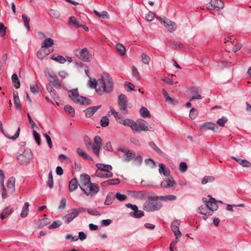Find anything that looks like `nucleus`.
Wrapping results in <instances>:
<instances>
[{
  "label": "nucleus",
  "instance_id": "f257e3e1",
  "mask_svg": "<svg viewBox=\"0 0 251 251\" xmlns=\"http://www.w3.org/2000/svg\"><path fill=\"white\" fill-rule=\"evenodd\" d=\"M89 86L92 88H95L96 91L100 94L103 92L109 93L113 89V82L110 75L106 73H103L101 75V78L97 82L95 80L92 81L90 78L88 82Z\"/></svg>",
  "mask_w": 251,
  "mask_h": 251
},
{
  "label": "nucleus",
  "instance_id": "f03ea898",
  "mask_svg": "<svg viewBox=\"0 0 251 251\" xmlns=\"http://www.w3.org/2000/svg\"><path fill=\"white\" fill-rule=\"evenodd\" d=\"M68 94L71 100L76 103L81 105H89L91 104V100L79 95L77 88L69 90Z\"/></svg>",
  "mask_w": 251,
  "mask_h": 251
},
{
  "label": "nucleus",
  "instance_id": "7ed1b4c3",
  "mask_svg": "<svg viewBox=\"0 0 251 251\" xmlns=\"http://www.w3.org/2000/svg\"><path fill=\"white\" fill-rule=\"evenodd\" d=\"M158 198L150 197L143 205L144 210L150 212L158 210L162 207L161 202L157 201Z\"/></svg>",
  "mask_w": 251,
  "mask_h": 251
},
{
  "label": "nucleus",
  "instance_id": "20e7f679",
  "mask_svg": "<svg viewBox=\"0 0 251 251\" xmlns=\"http://www.w3.org/2000/svg\"><path fill=\"white\" fill-rule=\"evenodd\" d=\"M17 158L21 165L26 166L32 158V151L29 149H25L22 153L17 155Z\"/></svg>",
  "mask_w": 251,
  "mask_h": 251
},
{
  "label": "nucleus",
  "instance_id": "39448f33",
  "mask_svg": "<svg viewBox=\"0 0 251 251\" xmlns=\"http://www.w3.org/2000/svg\"><path fill=\"white\" fill-rule=\"evenodd\" d=\"M85 210L86 209L84 207L73 208L71 210V212L64 216L62 219L65 223L69 224L80 213L84 212Z\"/></svg>",
  "mask_w": 251,
  "mask_h": 251
},
{
  "label": "nucleus",
  "instance_id": "423d86ee",
  "mask_svg": "<svg viewBox=\"0 0 251 251\" xmlns=\"http://www.w3.org/2000/svg\"><path fill=\"white\" fill-rule=\"evenodd\" d=\"M99 190L100 187L97 184L91 182L86 186L85 189H82L81 191L86 196L93 197L96 195Z\"/></svg>",
  "mask_w": 251,
  "mask_h": 251
},
{
  "label": "nucleus",
  "instance_id": "0eeeda50",
  "mask_svg": "<svg viewBox=\"0 0 251 251\" xmlns=\"http://www.w3.org/2000/svg\"><path fill=\"white\" fill-rule=\"evenodd\" d=\"M134 124H135V126H134V128L133 127L131 128L132 131L134 133L136 132H140L141 131L153 130L152 129V127H149V126H148V124L145 121H137V123L134 122Z\"/></svg>",
  "mask_w": 251,
  "mask_h": 251
},
{
  "label": "nucleus",
  "instance_id": "6e6552de",
  "mask_svg": "<svg viewBox=\"0 0 251 251\" xmlns=\"http://www.w3.org/2000/svg\"><path fill=\"white\" fill-rule=\"evenodd\" d=\"M118 151L123 153L120 155V157L124 161L129 162L135 157V153L128 149L119 148Z\"/></svg>",
  "mask_w": 251,
  "mask_h": 251
},
{
  "label": "nucleus",
  "instance_id": "1a4fd4ad",
  "mask_svg": "<svg viewBox=\"0 0 251 251\" xmlns=\"http://www.w3.org/2000/svg\"><path fill=\"white\" fill-rule=\"evenodd\" d=\"M118 103L120 111L124 114L128 113L127 109V100L126 96L124 94H120L118 97Z\"/></svg>",
  "mask_w": 251,
  "mask_h": 251
},
{
  "label": "nucleus",
  "instance_id": "9d476101",
  "mask_svg": "<svg viewBox=\"0 0 251 251\" xmlns=\"http://www.w3.org/2000/svg\"><path fill=\"white\" fill-rule=\"evenodd\" d=\"M206 7L209 10L219 11L224 7V3L222 0H211L206 4Z\"/></svg>",
  "mask_w": 251,
  "mask_h": 251
},
{
  "label": "nucleus",
  "instance_id": "9b49d317",
  "mask_svg": "<svg viewBox=\"0 0 251 251\" xmlns=\"http://www.w3.org/2000/svg\"><path fill=\"white\" fill-rule=\"evenodd\" d=\"M208 200H207L206 198H203V201L205 203V205L207 206V208L209 210H212L213 213L214 211L217 210L218 206L214 198L210 196H208Z\"/></svg>",
  "mask_w": 251,
  "mask_h": 251
},
{
  "label": "nucleus",
  "instance_id": "f8f14e48",
  "mask_svg": "<svg viewBox=\"0 0 251 251\" xmlns=\"http://www.w3.org/2000/svg\"><path fill=\"white\" fill-rule=\"evenodd\" d=\"M94 144L93 145V151L96 156H99L101 146L102 145V139L99 136H96L94 139Z\"/></svg>",
  "mask_w": 251,
  "mask_h": 251
},
{
  "label": "nucleus",
  "instance_id": "ddd939ff",
  "mask_svg": "<svg viewBox=\"0 0 251 251\" xmlns=\"http://www.w3.org/2000/svg\"><path fill=\"white\" fill-rule=\"evenodd\" d=\"M96 166L99 170L106 173V177L109 178L113 176V173L111 172L112 169L111 165L98 163Z\"/></svg>",
  "mask_w": 251,
  "mask_h": 251
},
{
  "label": "nucleus",
  "instance_id": "4468645a",
  "mask_svg": "<svg viewBox=\"0 0 251 251\" xmlns=\"http://www.w3.org/2000/svg\"><path fill=\"white\" fill-rule=\"evenodd\" d=\"M180 224V222L179 220H176L174 221L171 224V229L177 239H179L182 235L179 228Z\"/></svg>",
  "mask_w": 251,
  "mask_h": 251
},
{
  "label": "nucleus",
  "instance_id": "2eb2a0df",
  "mask_svg": "<svg viewBox=\"0 0 251 251\" xmlns=\"http://www.w3.org/2000/svg\"><path fill=\"white\" fill-rule=\"evenodd\" d=\"M160 21L161 24L163 25L170 32H173L176 30V25L175 22L169 20L165 21L162 19H160Z\"/></svg>",
  "mask_w": 251,
  "mask_h": 251
},
{
  "label": "nucleus",
  "instance_id": "dca6fc26",
  "mask_svg": "<svg viewBox=\"0 0 251 251\" xmlns=\"http://www.w3.org/2000/svg\"><path fill=\"white\" fill-rule=\"evenodd\" d=\"M79 180L80 183L79 187L81 190L85 189L86 186L91 182L90 176L86 174L80 176Z\"/></svg>",
  "mask_w": 251,
  "mask_h": 251
},
{
  "label": "nucleus",
  "instance_id": "f3484780",
  "mask_svg": "<svg viewBox=\"0 0 251 251\" xmlns=\"http://www.w3.org/2000/svg\"><path fill=\"white\" fill-rule=\"evenodd\" d=\"M175 184V181L173 177L170 176H166L162 181L160 186L162 188H168L173 187Z\"/></svg>",
  "mask_w": 251,
  "mask_h": 251
},
{
  "label": "nucleus",
  "instance_id": "a211bd4d",
  "mask_svg": "<svg viewBox=\"0 0 251 251\" xmlns=\"http://www.w3.org/2000/svg\"><path fill=\"white\" fill-rule=\"evenodd\" d=\"M91 55L87 48H84L79 51V58L84 62H88L91 60Z\"/></svg>",
  "mask_w": 251,
  "mask_h": 251
},
{
  "label": "nucleus",
  "instance_id": "6ab92c4d",
  "mask_svg": "<svg viewBox=\"0 0 251 251\" xmlns=\"http://www.w3.org/2000/svg\"><path fill=\"white\" fill-rule=\"evenodd\" d=\"M200 128L202 130H207L211 129L214 131H217L219 128L214 123L211 122H207L203 123L199 126Z\"/></svg>",
  "mask_w": 251,
  "mask_h": 251
},
{
  "label": "nucleus",
  "instance_id": "aec40b11",
  "mask_svg": "<svg viewBox=\"0 0 251 251\" xmlns=\"http://www.w3.org/2000/svg\"><path fill=\"white\" fill-rule=\"evenodd\" d=\"M52 51L53 50H50L41 47L37 53V56L39 59L42 60Z\"/></svg>",
  "mask_w": 251,
  "mask_h": 251
},
{
  "label": "nucleus",
  "instance_id": "412c9836",
  "mask_svg": "<svg viewBox=\"0 0 251 251\" xmlns=\"http://www.w3.org/2000/svg\"><path fill=\"white\" fill-rule=\"evenodd\" d=\"M130 196L134 199H136L138 200H142L143 199L146 195V192L145 191H130L128 192Z\"/></svg>",
  "mask_w": 251,
  "mask_h": 251
},
{
  "label": "nucleus",
  "instance_id": "4be33fe9",
  "mask_svg": "<svg viewBox=\"0 0 251 251\" xmlns=\"http://www.w3.org/2000/svg\"><path fill=\"white\" fill-rule=\"evenodd\" d=\"M8 192L10 194H13L15 191V179L13 177L9 178L7 183Z\"/></svg>",
  "mask_w": 251,
  "mask_h": 251
},
{
  "label": "nucleus",
  "instance_id": "5701e85b",
  "mask_svg": "<svg viewBox=\"0 0 251 251\" xmlns=\"http://www.w3.org/2000/svg\"><path fill=\"white\" fill-rule=\"evenodd\" d=\"M159 166V173L161 175H163L165 176H170V171L169 169L163 163H160Z\"/></svg>",
  "mask_w": 251,
  "mask_h": 251
},
{
  "label": "nucleus",
  "instance_id": "b1692460",
  "mask_svg": "<svg viewBox=\"0 0 251 251\" xmlns=\"http://www.w3.org/2000/svg\"><path fill=\"white\" fill-rule=\"evenodd\" d=\"M101 107V105H98L89 107L85 109L84 111L85 113L86 117H91Z\"/></svg>",
  "mask_w": 251,
  "mask_h": 251
},
{
  "label": "nucleus",
  "instance_id": "393cba45",
  "mask_svg": "<svg viewBox=\"0 0 251 251\" xmlns=\"http://www.w3.org/2000/svg\"><path fill=\"white\" fill-rule=\"evenodd\" d=\"M68 24L70 25L74 26L75 28H78L80 26H82V25L80 24L79 20L75 16H71L69 18Z\"/></svg>",
  "mask_w": 251,
  "mask_h": 251
},
{
  "label": "nucleus",
  "instance_id": "a878e982",
  "mask_svg": "<svg viewBox=\"0 0 251 251\" xmlns=\"http://www.w3.org/2000/svg\"><path fill=\"white\" fill-rule=\"evenodd\" d=\"M199 212L204 216H210L212 215V210H209L205 204L201 205L198 208Z\"/></svg>",
  "mask_w": 251,
  "mask_h": 251
},
{
  "label": "nucleus",
  "instance_id": "bb28decb",
  "mask_svg": "<svg viewBox=\"0 0 251 251\" xmlns=\"http://www.w3.org/2000/svg\"><path fill=\"white\" fill-rule=\"evenodd\" d=\"M79 185L77 179L74 178L69 182V189L70 192H73L75 190Z\"/></svg>",
  "mask_w": 251,
  "mask_h": 251
},
{
  "label": "nucleus",
  "instance_id": "cd10ccee",
  "mask_svg": "<svg viewBox=\"0 0 251 251\" xmlns=\"http://www.w3.org/2000/svg\"><path fill=\"white\" fill-rule=\"evenodd\" d=\"M192 93H196V95L192 96L190 99V101L194 100H201L202 97L201 95V91L197 88H193L191 90Z\"/></svg>",
  "mask_w": 251,
  "mask_h": 251
},
{
  "label": "nucleus",
  "instance_id": "c85d7f7f",
  "mask_svg": "<svg viewBox=\"0 0 251 251\" xmlns=\"http://www.w3.org/2000/svg\"><path fill=\"white\" fill-rule=\"evenodd\" d=\"M157 198H158V199L161 201H175L176 199V197L173 195H169L166 196L157 197Z\"/></svg>",
  "mask_w": 251,
  "mask_h": 251
},
{
  "label": "nucleus",
  "instance_id": "c756f323",
  "mask_svg": "<svg viewBox=\"0 0 251 251\" xmlns=\"http://www.w3.org/2000/svg\"><path fill=\"white\" fill-rule=\"evenodd\" d=\"M13 98L14 103L16 109H20L21 104L19 98L18 93L17 92H13Z\"/></svg>",
  "mask_w": 251,
  "mask_h": 251
},
{
  "label": "nucleus",
  "instance_id": "7c9ffc66",
  "mask_svg": "<svg viewBox=\"0 0 251 251\" xmlns=\"http://www.w3.org/2000/svg\"><path fill=\"white\" fill-rule=\"evenodd\" d=\"M28 207H29L28 202H25L24 205L22 207V212L20 214L22 218H25L27 216L28 211H29Z\"/></svg>",
  "mask_w": 251,
  "mask_h": 251
},
{
  "label": "nucleus",
  "instance_id": "2f4dec72",
  "mask_svg": "<svg viewBox=\"0 0 251 251\" xmlns=\"http://www.w3.org/2000/svg\"><path fill=\"white\" fill-rule=\"evenodd\" d=\"M0 130H1V132L2 133V134L4 135V136L6 137L7 138L14 140L16 139L17 138H18V137L19 136L20 128L19 127L18 128L16 132L15 133L14 136H9L8 135H7L5 133V131L3 128V126H2V128H0Z\"/></svg>",
  "mask_w": 251,
  "mask_h": 251
},
{
  "label": "nucleus",
  "instance_id": "473e14b6",
  "mask_svg": "<svg viewBox=\"0 0 251 251\" xmlns=\"http://www.w3.org/2000/svg\"><path fill=\"white\" fill-rule=\"evenodd\" d=\"M53 44V40L51 38H48L43 41L41 47L48 49V48L51 47Z\"/></svg>",
  "mask_w": 251,
  "mask_h": 251
},
{
  "label": "nucleus",
  "instance_id": "72a5a7b5",
  "mask_svg": "<svg viewBox=\"0 0 251 251\" xmlns=\"http://www.w3.org/2000/svg\"><path fill=\"white\" fill-rule=\"evenodd\" d=\"M215 180V177L211 176H206L202 178L201 183L202 185H205L208 183H212Z\"/></svg>",
  "mask_w": 251,
  "mask_h": 251
},
{
  "label": "nucleus",
  "instance_id": "f704fd0d",
  "mask_svg": "<svg viewBox=\"0 0 251 251\" xmlns=\"http://www.w3.org/2000/svg\"><path fill=\"white\" fill-rule=\"evenodd\" d=\"M76 152L78 153V154L83 158L84 159H87V160H90L91 159V158L88 155V154L86 153V152L83 150L82 149L79 148L77 149Z\"/></svg>",
  "mask_w": 251,
  "mask_h": 251
},
{
  "label": "nucleus",
  "instance_id": "c9c22d12",
  "mask_svg": "<svg viewBox=\"0 0 251 251\" xmlns=\"http://www.w3.org/2000/svg\"><path fill=\"white\" fill-rule=\"evenodd\" d=\"M149 146L153 150H154L159 155L164 156V152L158 147L156 146V145L153 142H150L149 143Z\"/></svg>",
  "mask_w": 251,
  "mask_h": 251
},
{
  "label": "nucleus",
  "instance_id": "e433bc0d",
  "mask_svg": "<svg viewBox=\"0 0 251 251\" xmlns=\"http://www.w3.org/2000/svg\"><path fill=\"white\" fill-rule=\"evenodd\" d=\"M51 59L61 64H64L66 62V59L61 55H52Z\"/></svg>",
  "mask_w": 251,
  "mask_h": 251
},
{
  "label": "nucleus",
  "instance_id": "4c0bfd02",
  "mask_svg": "<svg viewBox=\"0 0 251 251\" xmlns=\"http://www.w3.org/2000/svg\"><path fill=\"white\" fill-rule=\"evenodd\" d=\"M140 113L144 118L151 117V114L149 110L145 107H142L140 109Z\"/></svg>",
  "mask_w": 251,
  "mask_h": 251
},
{
  "label": "nucleus",
  "instance_id": "58836bf2",
  "mask_svg": "<svg viewBox=\"0 0 251 251\" xmlns=\"http://www.w3.org/2000/svg\"><path fill=\"white\" fill-rule=\"evenodd\" d=\"M12 80L15 87L16 89L19 88L20 87V82L19 78L16 74H14L12 75Z\"/></svg>",
  "mask_w": 251,
  "mask_h": 251
},
{
  "label": "nucleus",
  "instance_id": "ea45409f",
  "mask_svg": "<svg viewBox=\"0 0 251 251\" xmlns=\"http://www.w3.org/2000/svg\"><path fill=\"white\" fill-rule=\"evenodd\" d=\"M121 124H123L125 126H130L131 128L133 127L134 128V126H135V124H134V121L131 119H124Z\"/></svg>",
  "mask_w": 251,
  "mask_h": 251
},
{
  "label": "nucleus",
  "instance_id": "a19ab883",
  "mask_svg": "<svg viewBox=\"0 0 251 251\" xmlns=\"http://www.w3.org/2000/svg\"><path fill=\"white\" fill-rule=\"evenodd\" d=\"M116 49L121 55H125L126 54V48L122 44L120 43L117 44L116 45Z\"/></svg>",
  "mask_w": 251,
  "mask_h": 251
},
{
  "label": "nucleus",
  "instance_id": "79ce46f5",
  "mask_svg": "<svg viewBox=\"0 0 251 251\" xmlns=\"http://www.w3.org/2000/svg\"><path fill=\"white\" fill-rule=\"evenodd\" d=\"M94 13L96 14L97 16L100 18H103V19H108L109 18V15L108 13L105 11H103L101 12V13L99 12L96 10H94Z\"/></svg>",
  "mask_w": 251,
  "mask_h": 251
},
{
  "label": "nucleus",
  "instance_id": "37998d69",
  "mask_svg": "<svg viewBox=\"0 0 251 251\" xmlns=\"http://www.w3.org/2000/svg\"><path fill=\"white\" fill-rule=\"evenodd\" d=\"M47 185L50 189L52 188L53 187V176L51 171L49 173L48 180L47 181Z\"/></svg>",
  "mask_w": 251,
  "mask_h": 251
},
{
  "label": "nucleus",
  "instance_id": "c03bdc74",
  "mask_svg": "<svg viewBox=\"0 0 251 251\" xmlns=\"http://www.w3.org/2000/svg\"><path fill=\"white\" fill-rule=\"evenodd\" d=\"M49 14L52 18L54 19H58L60 17V13L55 10L50 9L49 10Z\"/></svg>",
  "mask_w": 251,
  "mask_h": 251
},
{
  "label": "nucleus",
  "instance_id": "a18cd8bd",
  "mask_svg": "<svg viewBox=\"0 0 251 251\" xmlns=\"http://www.w3.org/2000/svg\"><path fill=\"white\" fill-rule=\"evenodd\" d=\"M11 212V209H9L8 207H6L4 208V209L3 210V211L1 213L0 218L1 219H4L6 218H7Z\"/></svg>",
  "mask_w": 251,
  "mask_h": 251
},
{
  "label": "nucleus",
  "instance_id": "49530a36",
  "mask_svg": "<svg viewBox=\"0 0 251 251\" xmlns=\"http://www.w3.org/2000/svg\"><path fill=\"white\" fill-rule=\"evenodd\" d=\"M64 110L71 116H74L75 115V109L71 106L65 105L64 107Z\"/></svg>",
  "mask_w": 251,
  "mask_h": 251
},
{
  "label": "nucleus",
  "instance_id": "de8ad7c7",
  "mask_svg": "<svg viewBox=\"0 0 251 251\" xmlns=\"http://www.w3.org/2000/svg\"><path fill=\"white\" fill-rule=\"evenodd\" d=\"M45 75L51 83L57 77L55 74L50 72L46 73Z\"/></svg>",
  "mask_w": 251,
  "mask_h": 251
},
{
  "label": "nucleus",
  "instance_id": "09e8293b",
  "mask_svg": "<svg viewBox=\"0 0 251 251\" xmlns=\"http://www.w3.org/2000/svg\"><path fill=\"white\" fill-rule=\"evenodd\" d=\"M134 163L138 166H140L143 161V158L140 155H136L135 153V157L133 158Z\"/></svg>",
  "mask_w": 251,
  "mask_h": 251
},
{
  "label": "nucleus",
  "instance_id": "8fccbe9b",
  "mask_svg": "<svg viewBox=\"0 0 251 251\" xmlns=\"http://www.w3.org/2000/svg\"><path fill=\"white\" fill-rule=\"evenodd\" d=\"M22 19L25 22V26L27 29V30H29L30 29V19L25 14L22 15Z\"/></svg>",
  "mask_w": 251,
  "mask_h": 251
},
{
  "label": "nucleus",
  "instance_id": "3c124183",
  "mask_svg": "<svg viewBox=\"0 0 251 251\" xmlns=\"http://www.w3.org/2000/svg\"><path fill=\"white\" fill-rule=\"evenodd\" d=\"M62 224V223L60 220H56L53 222V223L49 226V229L55 228L59 227Z\"/></svg>",
  "mask_w": 251,
  "mask_h": 251
},
{
  "label": "nucleus",
  "instance_id": "603ef678",
  "mask_svg": "<svg viewBox=\"0 0 251 251\" xmlns=\"http://www.w3.org/2000/svg\"><path fill=\"white\" fill-rule=\"evenodd\" d=\"M142 62L146 65H148L150 62V58L146 54L142 53L141 55Z\"/></svg>",
  "mask_w": 251,
  "mask_h": 251
},
{
  "label": "nucleus",
  "instance_id": "864d4df0",
  "mask_svg": "<svg viewBox=\"0 0 251 251\" xmlns=\"http://www.w3.org/2000/svg\"><path fill=\"white\" fill-rule=\"evenodd\" d=\"M227 121V119L226 117L223 116L221 118L219 119L217 121V124L220 126H224L226 123Z\"/></svg>",
  "mask_w": 251,
  "mask_h": 251
},
{
  "label": "nucleus",
  "instance_id": "5fc2aeb1",
  "mask_svg": "<svg viewBox=\"0 0 251 251\" xmlns=\"http://www.w3.org/2000/svg\"><path fill=\"white\" fill-rule=\"evenodd\" d=\"M109 123V120L106 116H103L100 120V125L102 127L107 126Z\"/></svg>",
  "mask_w": 251,
  "mask_h": 251
},
{
  "label": "nucleus",
  "instance_id": "6e6d98bb",
  "mask_svg": "<svg viewBox=\"0 0 251 251\" xmlns=\"http://www.w3.org/2000/svg\"><path fill=\"white\" fill-rule=\"evenodd\" d=\"M145 162L147 165L150 166L151 168H153L156 166L155 162L151 158L146 159Z\"/></svg>",
  "mask_w": 251,
  "mask_h": 251
},
{
  "label": "nucleus",
  "instance_id": "4d7b16f0",
  "mask_svg": "<svg viewBox=\"0 0 251 251\" xmlns=\"http://www.w3.org/2000/svg\"><path fill=\"white\" fill-rule=\"evenodd\" d=\"M85 145L88 150H93V144L90 139L88 137H85L84 139Z\"/></svg>",
  "mask_w": 251,
  "mask_h": 251
},
{
  "label": "nucleus",
  "instance_id": "13d9d810",
  "mask_svg": "<svg viewBox=\"0 0 251 251\" xmlns=\"http://www.w3.org/2000/svg\"><path fill=\"white\" fill-rule=\"evenodd\" d=\"M198 114V112L197 110L194 108H192V109H191L190 111V118L193 120L195 119L197 116Z\"/></svg>",
  "mask_w": 251,
  "mask_h": 251
},
{
  "label": "nucleus",
  "instance_id": "bf43d9fd",
  "mask_svg": "<svg viewBox=\"0 0 251 251\" xmlns=\"http://www.w3.org/2000/svg\"><path fill=\"white\" fill-rule=\"evenodd\" d=\"M120 182V181L119 179L114 178V179H110L109 180H107L106 181L103 182L102 183V184L103 185V184H105V183H107V184H108L109 185H115L117 184H119Z\"/></svg>",
  "mask_w": 251,
  "mask_h": 251
},
{
  "label": "nucleus",
  "instance_id": "052dcab7",
  "mask_svg": "<svg viewBox=\"0 0 251 251\" xmlns=\"http://www.w3.org/2000/svg\"><path fill=\"white\" fill-rule=\"evenodd\" d=\"M115 198L121 201H125L126 199V196L125 194H122L120 193H117L115 195Z\"/></svg>",
  "mask_w": 251,
  "mask_h": 251
},
{
  "label": "nucleus",
  "instance_id": "680f3d73",
  "mask_svg": "<svg viewBox=\"0 0 251 251\" xmlns=\"http://www.w3.org/2000/svg\"><path fill=\"white\" fill-rule=\"evenodd\" d=\"M113 197L112 194H108L106 198V200L104 201L105 205H110L113 201Z\"/></svg>",
  "mask_w": 251,
  "mask_h": 251
},
{
  "label": "nucleus",
  "instance_id": "e2e57ef3",
  "mask_svg": "<svg viewBox=\"0 0 251 251\" xmlns=\"http://www.w3.org/2000/svg\"><path fill=\"white\" fill-rule=\"evenodd\" d=\"M6 29V27L3 24L0 22V35L1 36L3 37L5 35Z\"/></svg>",
  "mask_w": 251,
  "mask_h": 251
},
{
  "label": "nucleus",
  "instance_id": "0e129e2a",
  "mask_svg": "<svg viewBox=\"0 0 251 251\" xmlns=\"http://www.w3.org/2000/svg\"><path fill=\"white\" fill-rule=\"evenodd\" d=\"M33 134L36 143L40 145L41 144L40 135L35 130L33 131Z\"/></svg>",
  "mask_w": 251,
  "mask_h": 251
},
{
  "label": "nucleus",
  "instance_id": "69168bd1",
  "mask_svg": "<svg viewBox=\"0 0 251 251\" xmlns=\"http://www.w3.org/2000/svg\"><path fill=\"white\" fill-rule=\"evenodd\" d=\"M133 215L135 218H140L144 215V212L143 211L139 210L138 208L137 210L133 213Z\"/></svg>",
  "mask_w": 251,
  "mask_h": 251
},
{
  "label": "nucleus",
  "instance_id": "338daca9",
  "mask_svg": "<svg viewBox=\"0 0 251 251\" xmlns=\"http://www.w3.org/2000/svg\"><path fill=\"white\" fill-rule=\"evenodd\" d=\"M187 169V165L185 162L182 161L179 164V170L180 171L184 173L186 171Z\"/></svg>",
  "mask_w": 251,
  "mask_h": 251
},
{
  "label": "nucleus",
  "instance_id": "774afa93",
  "mask_svg": "<svg viewBox=\"0 0 251 251\" xmlns=\"http://www.w3.org/2000/svg\"><path fill=\"white\" fill-rule=\"evenodd\" d=\"M53 86L57 89H60L62 87L60 83L58 77H57L52 83Z\"/></svg>",
  "mask_w": 251,
  "mask_h": 251
}]
</instances>
